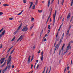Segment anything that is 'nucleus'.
Wrapping results in <instances>:
<instances>
[{
  "instance_id": "obj_26",
  "label": "nucleus",
  "mask_w": 73,
  "mask_h": 73,
  "mask_svg": "<svg viewBox=\"0 0 73 73\" xmlns=\"http://www.w3.org/2000/svg\"><path fill=\"white\" fill-rule=\"evenodd\" d=\"M64 0H62V5H63V4H64Z\"/></svg>"
},
{
  "instance_id": "obj_58",
  "label": "nucleus",
  "mask_w": 73,
  "mask_h": 73,
  "mask_svg": "<svg viewBox=\"0 0 73 73\" xmlns=\"http://www.w3.org/2000/svg\"><path fill=\"white\" fill-rule=\"evenodd\" d=\"M35 46H34L33 47V49H35Z\"/></svg>"
},
{
  "instance_id": "obj_57",
  "label": "nucleus",
  "mask_w": 73,
  "mask_h": 73,
  "mask_svg": "<svg viewBox=\"0 0 73 73\" xmlns=\"http://www.w3.org/2000/svg\"><path fill=\"white\" fill-rule=\"evenodd\" d=\"M64 18H63V19L62 20V21H63H63H64Z\"/></svg>"
},
{
  "instance_id": "obj_4",
  "label": "nucleus",
  "mask_w": 73,
  "mask_h": 73,
  "mask_svg": "<svg viewBox=\"0 0 73 73\" xmlns=\"http://www.w3.org/2000/svg\"><path fill=\"white\" fill-rule=\"evenodd\" d=\"M70 46V42L69 43L67 47L66 51L64 52V54H65L66 53L68 52V50H69V48Z\"/></svg>"
},
{
  "instance_id": "obj_13",
  "label": "nucleus",
  "mask_w": 73,
  "mask_h": 73,
  "mask_svg": "<svg viewBox=\"0 0 73 73\" xmlns=\"http://www.w3.org/2000/svg\"><path fill=\"white\" fill-rule=\"evenodd\" d=\"M29 3H30L31 5L29 7V9H31V7H32V6L33 5V2H29Z\"/></svg>"
},
{
  "instance_id": "obj_7",
  "label": "nucleus",
  "mask_w": 73,
  "mask_h": 73,
  "mask_svg": "<svg viewBox=\"0 0 73 73\" xmlns=\"http://www.w3.org/2000/svg\"><path fill=\"white\" fill-rule=\"evenodd\" d=\"M64 33L62 36V37H61V38L60 39V42H58V45H60V44H61V42H62V39H63V38H64Z\"/></svg>"
},
{
  "instance_id": "obj_25",
  "label": "nucleus",
  "mask_w": 73,
  "mask_h": 73,
  "mask_svg": "<svg viewBox=\"0 0 73 73\" xmlns=\"http://www.w3.org/2000/svg\"><path fill=\"white\" fill-rule=\"evenodd\" d=\"M38 3V0H36L35 2V5H37V3Z\"/></svg>"
},
{
  "instance_id": "obj_54",
  "label": "nucleus",
  "mask_w": 73,
  "mask_h": 73,
  "mask_svg": "<svg viewBox=\"0 0 73 73\" xmlns=\"http://www.w3.org/2000/svg\"><path fill=\"white\" fill-rule=\"evenodd\" d=\"M61 27H62V25H60L59 28V29H61Z\"/></svg>"
},
{
  "instance_id": "obj_19",
  "label": "nucleus",
  "mask_w": 73,
  "mask_h": 73,
  "mask_svg": "<svg viewBox=\"0 0 73 73\" xmlns=\"http://www.w3.org/2000/svg\"><path fill=\"white\" fill-rule=\"evenodd\" d=\"M65 46V44H64L63 45V46H62V51L63 50V48H64V47Z\"/></svg>"
},
{
  "instance_id": "obj_38",
  "label": "nucleus",
  "mask_w": 73,
  "mask_h": 73,
  "mask_svg": "<svg viewBox=\"0 0 73 73\" xmlns=\"http://www.w3.org/2000/svg\"><path fill=\"white\" fill-rule=\"evenodd\" d=\"M8 69H10V68H11V65H9V67H8Z\"/></svg>"
},
{
  "instance_id": "obj_12",
  "label": "nucleus",
  "mask_w": 73,
  "mask_h": 73,
  "mask_svg": "<svg viewBox=\"0 0 73 73\" xmlns=\"http://www.w3.org/2000/svg\"><path fill=\"white\" fill-rule=\"evenodd\" d=\"M9 67V65H7L6 67L5 68V69H3V70L2 71V73H4L5 71L8 69V68Z\"/></svg>"
},
{
  "instance_id": "obj_28",
  "label": "nucleus",
  "mask_w": 73,
  "mask_h": 73,
  "mask_svg": "<svg viewBox=\"0 0 73 73\" xmlns=\"http://www.w3.org/2000/svg\"><path fill=\"white\" fill-rule=\"evenodd\" d=\"M23 3H24V4H25V3H27V1L26 0H23Z\"/></svg>"
},
{
  "instance_id": "obj_30",
  "label": "nucleus",
  "mask_w": 73,
  "mask_h": 73,
  "mask_svg": "<svg viewBox=\"0 0 73 73\" xmlns=\"http://www.w3.org/2000/svg\"><path fill=\"white\" fill-rule=\"evenodd\" d=\"M9 54L8 53V54H7V55L6 56V57H5V58H8V55H9Z\"/></svg>"
},
{
  "instance_id": "obj_32",
  "label": "nucleus",
  "mask_w": 73,
  "mask_h": 73,
  "mask_svg": "<svg viewBox=\"0 0 73 73\" xmlns=\"http://www.w3.org/2000/svg\"><path fill=\"white\" fill-rule=\"evenodd\" d=\"M34 19H34V18L32 17L31 19V21H33V20H34Z\"/></svg>"
},
{
  "instance_id": "obj_48",
  "label": "nucleus",
  "mask_w": 73,
  "mask_h": 73,
  "mask_svg": "<svg viewBox=\"0 0 73 73\" xmlns=\"http://www.w3.org/2000/svg\"><path fill=\"white\" fill-rule=\"evenodd\" d=\"M49 19H48L47 21H46V23H47L48 21V20H49Z\"/></svg>"
},
{
  "instance_id": "obj_42",
  "label": "nucleus",
  "mask_w": 73,
  "mask_h": 73,
  "mask_svg": "<svg viewBox=\"0 0 73 73\" xmlns=\"http://www.w3.org/2000/svg\"><path fill=\"white\" fill-rule=\"evenodd\" d=\"M52 49H51L50 51V52L51 54L52 53Z\"/></svg>"
},
{
  "instance_id": "obj_18",
  "label": "nucleus",
  "mask_w": 73,
  "mask_h": 73,
  "mask_svg": "<svg viewBox=\"0 0 73 73\" xmlns=\"http://www.w3.org/2000/svg\"><path fill=\"white\" fill-rule=\"evenodd\" d=\"M69 30H68L67 32V33L66 35V36H67V35H68L69 34Z\"/></svg>"
},
{
  "instance_id": "obj_20",
  "label": "nucleus",
  "mask_w": 73,
  "mask_h": 73,
  "mask_svg": "<svg viewBox=\"0 0 73 73\" xmlns=\"http://www.w3.org/2000/svg\"><path fill=\"white\" fill-rule=\"evenodd\" d=\"M73 4V0H72L71 2V7L72 6Z\"/></svg>"
},
{
  "instance_id": "obj_29",
  "label": "nucleus",
  "mask_w": 73,
  "mask_h": 73,
  "mask_svg": "<svg viewBox=\"0 0 73 73\" xmlns=\"http://www.w3.org/2000/svg\"><path fill=\"white\" fill-rule=\"evenodd\" d=\"M35 7L36 6H35V5H34L33 7V9H35Z\"/></svg>"
},
{
  "instance_id": "obj_47",
  "label": "nucleus",
  "mask_w": 73,
  "mask_h": 73,
  "mask_svg": "<svg viewBox=\"0 0 73 73\" xmlns=\"http://www.w3.org/2000/svg\"><path fill=\"white\" fill-rule=\"evenodd\" d=\"M15 48L13 49L12 50V52H13L14 51H15Z\"/></svg>"
},
{
  "instance_id": "obj_41",
  "label": "nucleus",
  "mask_w": 73,
  "mask_h": 73,
  "mask_svg": "<svg viewBox=\"0 0 73 73\" xmlns=\"http://www.w3.org/2000/svg\"><path fill=\"white\" fill-rule=\"evenodd\" d=\"M3 48V45H2V44H1V46L0 47V48Z\"/></svg>"
},
{
  "instance_id": "obj_49",
  "label": "nucleus",
  "mask_w": 73,
  "mask_h": 73,
  "mask_svg": "<svg viewBox=\"0 0 73 73\" xmlns=\"http://www.w3.org/2000/svg\"><path fill=\"white\" fill-rule=\"evenodd\" d=\"M49 19H48L47 21H46V23H47L48 21V20H49Z\"/></svg>"
},
{
  "instance_id": "obj_2",
  "label": "nucleus",
  "mask_w": 73,
  "mask_h": 73,
  "mask_svg": "<svg viewBox=\"0 0 73 73\" xmlns=\"http://www.w3.org/2000/svg\"><path fill=\"white\" fill-rule=\"evenodd\" d=\"M28 27L27 25H26L25 26L23 29L22 30V31H24V32H26L28 30V28L27 27Z\"/></svg>"
},
{
  "instance_id": "obj_31",
  "label": "nucleus",
  "mask_w": 73,
  "mask_h": 73,
  "mask_svg": "<svg viewBox=\"0 0 73 73\" xmlns=\"http://www.w3.org/2000/svg\"><path fill=\"white\" fill-rule=\"evenodd\" d=\"M58 46V44H57L56 46L55 47V49H57V46Z\"/></svg>"
},
{
  "instance_id": "obj_63",
  "label": "nucleus",
  "mask_w": 73,
  "mask_h": 73,
  "mask_svg": "<svg viewBox=\"0 0 73 73\" xmlns=\"http://www.w3.org/2000/svg\"><path fill=\"white\" fill-rule=\"evenodd\" d=\"M30 58H31V56H29V57L28 59H30Z\"/></svg>"
},
{
  "instance_id": "obj_6",
  "label": "nucleus",
  "mask_w": 73,
  "mask_h": 73,
  "mask_svg": "<svg viewBox=\"0 0 73 73\" xmlns=\"http://www.w3.org/2000/svg\"><path fill=\"white\" fill-rule=\"evenodd\" d=\"M21 25H22V24H21L20 25V26L18 28V29H17V30L14 33V35H15L16 34V33H17V32H19V29H20V28H21Z\"/></svg>"
},
{
  "instance_id": "obj_23",
  "label": "nucleus",
  "mask_w": 73,
  "mask_h": 73,
  "mask_svg": "<svg viewBox=\"0 0 73 73\" xmlns=\"http://www.w3.org/2000/svg\"><path fill=\"white\" fill-rule=\"evenodd\" d=\"M23 11L22 10L21 11V13H19L18 14H17V15H21V13H23Z\"/></svg>"
},
{
  "instance_id": "obj_15",
  "label": "nucleus",
  "mask_w": 73,
  "mask_h": 73,
  "mask_svg": "<svg viewBox=\"0 0 73 73\" xmlns=\"http://www.w3.org/2000/svg\"><path fill=\"white\" fill-rule=\"evenodd\" d=\"M4 7H8L9 6V4H4L3 5Z\"/></svg>"
},
{
  "instance_id": "obj_35",
  "label": "nucleus",
  "mask_w": 73,
  "mask_h": 73,
  "mask_svg": "<svg viewBox=\"0 0 73 73\" xmlns=\"http://www.w3.org/2000/svg\"><path fill=\"white\" fill-rule=\"evenodd\" d=\"M15 39V37H14L11 40V41H13Z\"/></svg>"
},
{
  "instance_id": "obj_27",
  "label": "nucleus",
  "mask_w": 73,
  "mask_h": 73,
  "mask_svg": "<svg viewBox=\"0 0 73 73\" xmlns=\"http://www.w3.org/2000/svg\"><path fill=\"white\" fill-rule=\"evenodd\" d=\"M38 13H41L42 11V10H38Z\"/></svg>"
},
{
  "instance_id": "obj_62",
  "label": "nucleus",
  "mask_w": 73,
  "mask_h": 73,
  "mask_svg": "<svg viewBox=\"0 0 73 73\" xmlns=\"http://www.w3.org/2000/svg\"><path fill=\"white\" fill-rule=\"evenodd\" d=\"M48 36V35L47 34H46L45 35V37H46Z\"/></svg>"
},
{
  "instance_id": "obj_17",
  "label": "nucleus",
  "mask_w": 73,
  "mask_h": 73,
  "mask_svg": "<svg viewBox=\"0 0 73 73\" xmlns=\"http://www.w3.org/2000/svg\"><path fill=\"white\" fill-rule=\"evenodd\" d=\"M33 26H34V25H32L31 26V27L30 28V31H31V30H32V29L33 28Z\"/></svg>"
},
{
  "instance_id": "obj_24",
  "label": "nucleus",
  "mask_w": 73,
  "mask_h": 73,
  "mask_svg": "<svg viewBox=\"0 0 73 73\" xmlns=\"http://www.w3.org/2000/svg\"><path fill=\"white\" fill-rule=\"evenodd\" d=\"M52 8H51L50 10V15H51V13H52Z\"/></svg>"
},
{
  "instance_id": "obj_1",
  "label": "nucleus",
  "mask_w": 73,
  "mask_h": 73,
  "mask_svg": "<svg viewBox=\"0 0 73 73\" xmlns=\"http://www.w3.org/2000/svg\"><path fill=\"white\" fill-rule=\"evenodd\" d=\"M11 55H10L9 56L8 59L7 61V65H9V64L11 62V60H12V57H11Z\"/></svg>"
},
{
  "instance_id": "obj_9",
  "label": "nucleus",
  "mask_w": 73,
  "mask_h": 73,
  "mask_svg": "<svg viewBox=\"0 0 73 73\" xmlns=\"http://www.w3.org/2000/svg\"><path fill=\"white\" fill-rule=\"evenodd\" d=\"M5 33V30H4L2 33L0 35V37H1L3 36L4 35Z\"/></svg>"
},
{
  "instance_id": "obj_50",
  "label": "nucleus",
  "mask_w": 73,
  "mask_h": 73,
  "mask_svg": "<svg viewBox=\"0 0 73 73\" xmlns=\"http://www.w3.org/2000/svg\"><path fill=\"white\" fill-rule=\"evenodd\" d=\"M45 69H44V71H43V72H42V73H44V72H45Z\"/></svg>"
},
{
  "instance_id": "obj_61",
  "label": "nucleus",
  "mask_w": 73,
  "mask_h": 73,
  "mask_svg": "<svg viewBox=\"0 0 73 73\" xmlns=\"http://www.w3.org/2000/svg\"><path fill=\"white\" fill-rule=\"evenodd\" d=\"M13 52L12 51H11V52L10 53V54H12V53H13Z\"/></svg>"
},
{
  "instance_id": "obj_22",
  "label": "nucleus",
  "mask_w": 73,
  "mask_h": 73,
  "mask_svg": "<svg viewBox=\"0 0 73 73\" xmlns=\"http://www.w3.org/2000/svg\"><path fill=\"white\" fill-rule=\"evenodd\" d=\"M30 61H31V59H28V64H29Z\"/></svg>"
},
{
  "instance_id": "obj_53",
  "label": "nucleus",
  "mask_w": 73,
  "mask_h": 73,
  "mask_svg": "<svg viewBox=\"0 0 73 73\" xmlns=\"http://www.w3.org/2000/svg\"><path fill=\"white\" fill-rule=\"evenodd\" d=\"M33 64H31V69H32V68L33 67Z\"/></svg>"
},
{
  "instance_id": "obj_44",
  "label": "nucleus",
  "mask_w": 73,
  "mask_h": 73,
  "mask_svg": "<svg viewBox=\"0 0 73 73\" xmlns=\"http://www.w3.org/2000/svg\"><path fill=\"white\" fill-rule=\"evenodd\" d=\"M50 15H49L48 16V19H49V18H50Z\"/></svg>"
},
{
  "instance_id": "obj_39",
  "label": "nucleus",
  "mask_w": 73,
  "mask_h": 73,
  "mask_svg": "<svg viewBox=\"0 0 73 73\" xmlns=\"http://www.w3.org/2000/svg\"><path fill=\"white\" fill-rule=\"evenodd\" d=\"M56 45V42L54 44V47Z\"/></svg>"
},
{
  "instance_id": "obj_3",
  "label": "nucleus",
  "mask_w": 73,
  "mask_h": 73,
  "mask_svg": "<svg viewBox=\"0 0 73 73\" xmlns=\"http://www.w3.org/2000/svg\"><path fill=\"white\" fill-rule=\"evenodd\" d=\"M57 11H55V13L53 14V25H54V23H55V18L56 17V13H57Z\"/></svg>"
},
{
  "instance_id": "obj_16",
  "label": "nucleus",
  "mask_w": 73,
  "mask_h": 73,
  "mask_svg": "<svg viewBox=\"0 0 73 73\" xmlns=\"http://www.w3.org/2000/svg\"><path fill=\"white\" fill-rule=\"evenodd\" d=\"M50 0H49L48 2V7H49V5H50Z\"/></svg>"
},
{
  "instance_id": "obj_37",
  "label": "nucleus",
  "mask_w": 73,
  "mask_h": 73,
  "mask_svg": "<svg viewBox=\"0 0 73 73\" xmlns=\"http://www.w3.org/2000/svg\"><path fill=\"white\" fill-rule=\"evenodd\" d=\"M9 20H13V18H9Z\"/></svg>"
},
{
  "instance_id": "obj_5",
  "label": "nucleus",
  "mask_w": 73,
  "mask_h": 73,
  "mask_svg": "<svg viewBox=\"0 0 73 73\" xmlns=\"http://www.w3.org/2000/svg\"><path fill=\"white\" fill-rule=\"evenodd\" d=\"M24 36H23V35H22L19 38V39L17 40V42H18L19 40H20V41H21V40H22L23 39V38H24Z\"/></svg>"
},
{
  "instance_id": "obj_59",
  "label": "nucleus",
  "mask_w": 73,
  "mask_h": 73,
  "mask_svg": "<svg viewBox=\"0 0 73 73\" xmlns=\"http://www.w3.org/2000/svg\"><path fill=\"white\" fill-rule=\"evenodd\" d=\"M48 69H47V70H46V73H47V72H48Z\"/></svg>"
},
{
  "instance_id": "obj_51",
  "label": "nucleus",
  "mask_w": 73,
  "mask_h": 73,
  "mask_svg": "<svg viewBox=\"0 0 73 73\" xmlns=\"http://www.w3.org/2000/svg\"><path fill=\"white\" fill-rule=\"evenodd\" d=\"M69 66L67 68V70H69Z\"/></svg>"
},
{
  "instance_id": "obj_21",
  "label": "nucleus",
  "mask_w": 73,
  "mask_h": 73,
  "mask_svg": "<svg viewBox=\"0 0 73 73\" xmlns=\"http://www.w3.org/2000/svg\"><path fill=\"white\" fill-rule=\"evenodd\" d=\"M3 30H4V28H2L0 30V34L1 33V32L3 31Z\"/></svg>"
},
{
  "instance_id": "obj_36",
  "label": "nucleus",
  "mask_w": 73,
  "mask_h": 73,
  "mask_svg": "<svg viewBox=\"0 0 73 73\" xmlns=\"http://www.w3.org/2000/svg\"><path fill=\"white\" fill-rule=\"evenodd\" d=\"M66 67L64 69V73H65V72L66 71Z\"/></svg>"
},
{
  "instance_id": "obj_33",
  "label": "nucleus",
  "mask_w": 73,
  "mask_h": 73,
  "mask_svg": "<svg viewBox=\"0 0 73 73\" xmlns=\"http://www.w3.org/2000/svg\"><path fill=\"white\" fill-rule=\"evenodd\" d=\"M3 14V13L2 12H0V16H1V15H2Z\"/></svg>"
},
{
  "instance_id": "obj_64",
  "label": "nucleus",
  "mask_w": 73,
  "mask_h": 73,
  "mask_svg": "<svg viewBox=\"0 0 73 73\" xmlns=\"http://www.w3.org/2000/svg\"><path fill=\"white\" fill-rule=\"evenodd\" d=\"M31 59H33V56H32V58Z\"/></svg>"
},
{
  "instance_id": "obj_8",
  "label": "nucleus",
  "mask_w": 73,
  "mask_h": 73,
  "mask_svg": "<svg viewBox=\"0 0 73 73\" xmlns=\"http://www.w3.org/2000/svg\"><path fill=\"white\" fill-rule=\"evenodd\" d=\"M5 59V58H1L0 60V62H1V64H2L4 62V60Z\"/></svg>"
},
{
  "instance_id": "obj_56",
  "label": "nucleus",
  "mask_w": 73,
  "mask_h": 73,
  "mask_svg": "<svg viewBox=\"0 0 73 73\" xmlns=\"http://www.w3.org/2000/svg\"><path fill=\"white\" fill-rule=\"evenodd\" d=\"M70 42H70H71V43H73V41H70V42Z\"/></svg>"
},
{
  "instance_id": "obj_52",
  "label": "nucleus",
  "mask_w": 73,
  "mask_h": 73,
  "mask_svg": "<svg viewBox=\"0 0 73 73\" xmlns=\"http://www.w3.org/2000/svg\"><path fill=\"white\" fill-rule=\"evenodd\" d=\"M14 65H13L12 66V68H14Z\"/></svg>"
},
{
  "instance_id": "obj_46",
  "label": "nucleus",
  "mask_w": 73,
  "mask_h": 73,
  "mask_svg": "<svg viewBox=\"0 0 73 73\" xmlns=\"http://www.w3.org/2000/svg\"><path fill=\"white\" fill-rule=\"evenodd\" d=\"M50 22H52V19L51 18L50 19Z\"/></svg>"
},
{
  "instance_id": "obj_60",
  "label": "nucleus",
  "mask_w": 73,
  "mask_h": 73,
  "mask_svg": "<svg viewBox=\"0 0 73 73\" xmlns=\"http://www.w3.org/2000/svg\"><path fill=\"white\" fill-rule=\"evenodd\" d=\"M38 53H40V50H39V51L38 52Z\"/></svg>"
},
{
  "instance_id": "obj_55",
  "label": "nucleus",
  "mask_w": 73,
  "mask_h": 73,
  "mask_svg": "<svg viewBox=\"0 0 73 73\" xmlns=\"http://www.w3.org/2000/svg\"><path fill=\"white\" fill-rule=\"evenodd\" d=\"M60 53H61V50H60L59 52V55H60Z\"/></svg>"
},
{
  "instance_id": "obj_34",
  "label": "nucleus",
  "mask_w": 73,
  "mask_h": 73,
  "mask_svg": "<svg viewBox=\"0 0 73 73\" xmlns=\"http://www.w3.org/2000/svg\"><path fill=\"white\" fill-rule=\"evenodd\" d=\"M48 28L49 29H50V25H48Z\"/></svg>"
},
{
  "instance_id": "obj_43",
  "label": "nucleus",
  "mask_w": 73,
  "mask_h": 73,
  "mask_svg": "<svg viewBox=\"0 0 73 73\" xmlns=\"http://www.w3.org/2000/svg\"><path fill=\"white\" fill-rule=\"evenodd\" d=\"M10 50H11V48L9 49V50L7 51V53H8V52H9V51H10Z\"/></svg>"
},
{
  "instance_id": "obj_11",
  "label": "nucleus",
  "mask_w": 73,
  "mask_h": 73,
  "mask_svg": "<svg viewBox=\"0 0 73 73\" xmlns=\"http://www.w3.org/2000/svg\"><path fill=\"white\" fill-rule=\"evenodd\" d=\"M44 53V51H42L41 52V55L42 56L40 57V59L41 60V61H42L43 60V56H44V55H43V54Z\"/></svg>"
},
{
  "instance_id": "obj_45",
  "label": "nucleus",
  "mask_w": 73,
  "mask_h": 73,
  "mask_svg": "<svg viewBox=\"0 0 73 73\" xmlns=\"http://www.w3.org/2000/svg\"><path fill=\"white\" fill-rule=\"evenodd\" d=\"M39 66V65L38 64L36 68H38V67Z\"/></svg>"
},
{
  "instance_id": "obj_14",
  "label": "nucleus",
  "mask_w": 73,
  "mask_h": 73,
  "mask_svg": "<svg viewBox=\"0 0 73 73\" xmlns=\"http://www.w3.org/2000/svg\"><path fill=\"white\" fill-rule=\"evenodd\" d=\"M6 61H7V60H5V62H4L2 66H1V68L3 67L4 66V65H5V64H6Z\"/></svg>"
},
{
  "instance_id": "obj_10",
  "label": "nucleus",
  "mask_w": 73,
  "mask_h": 73,
  "mask_svg": "<svg viewBox=\"0 0 73 73\" xmlns=\"http://www.w3.org/2000/svg\"><path fill=\"white\" fill-rule=\"evenodd\" d=\"M70 13H69L67 17V21H69L70 19Z\"/></svg>"
},
{
  "instance_id": "obj_40",
  "label": "nucleus",
  "mask_w": 73,
  "mask_h": 73,
  "mask_svg": "<svg viewBox=\"0 0 73 73\" xmlns=\"http://www.w3.org/2000/svg\"><path fill=\"white\" fill-rule=\"evenodd\" d=\"M56 49H54V53H55V52H56Z\"/></svg>"
}]
</instances>
